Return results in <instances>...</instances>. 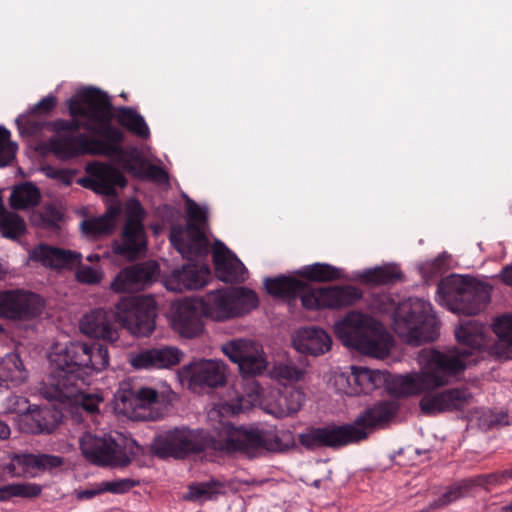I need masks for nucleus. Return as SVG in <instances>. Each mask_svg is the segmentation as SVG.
<instances>
[{"instance_id": "nucleus-61", "label": "nucleus", "mask_w": 512, "mask_h": 512, "mask_svg": "<svg viewBox=\"0 0 512 512\" xmlns=\"http://www.w3.org/2000/svg\"><path fill=\"white\" fill-rule=\"evenodd\" d=\"M502 278L505 283L512 285V265H508L502 270Z\"/></svg>"}, {"instance_id": "nucleus-40", "label": "nucleus", "mask_w": 512, "mask_h": 512, "mask_svg": "<svg viewBox=\"0 0 512 512\" xmlns=\"http://www.w3.org/2000/svg\"><path fill=\"white\" fill-rule=\"evenodd\" d=\"M401 276V271L395 264L367 269L358 275L363 282L373 285L388 284L400 279Z\"/></svg>"}, {"instance_id": "nucleus-20", "label": "nucleus", "mask_w": 512, "mask_h": 512, "mask_svg": "<svg viewBox=\"0 0 512 512\" xmlns=\"http://www.w3.org/2000/svg\"><path fill=\"white\" fill-rule=\"evenodd\" d=\"M472 394L464 388H453L442 392H426L419 401L422 413L436 415L443 412L460 410L468 406Z\"/></svg>"}, {"instance_id": "nucleus-14", "label": "nucleus", "mask_w": 512, "mask_h": 512, "mask_svg": "<svg viewBox=\"0 0 512 512\" xmlns=\"http://www.w3.org/2000/svg\"><path fill=\"white\" fill-rule=\"evenodd\" d=\"M179 378L195 392L205 388H216L226 381L227 365L220 360L200 359L182 367Z\"/></svg>"}, {"instance_id": "nucleus-62", "label": "nucleus", "mask_w": 512, "mask_h": 512, "mask_svg": "<svg viewBox=\"0 0 512 512\" xmlns=\"http://www.w3.org/2000/svg\"><path fill=\"white\" fill-rule=\"evenodd\" d=\"M11 434L9 426L0 420V440H6Z\"/></svg>"}, {"instance_id": "nucleus-15", "label": "nucleus", "mask_w": 512, "mask_h": 512, "mask_svg": "<svg viewBox=\"0 0 512 512\" xmlns=\"http://www.w3.org/2000/svg\"><path fill=\"white\" fill-rule=\"evenodd\" d=\"M221 351L238 365L242 374L258 375L267 369L268 361L263 347L251 339L229 340L221 345Z\"/></svg>"}, {"instance_id": "nucleus-57", "label": "nucleus", "mask_w": 512, "mask_h": 512, "mask_svg": "<svg viewBox=\"0 0 512 512\" xmlns=\"http://www.w3.org/2000/svg\"><path fill=\"white\" fill-rule=\"evenodd\" d=\"M462 495L460 487H454L443 494V496L435 503V507L447 505L457 500Z\"/></svg>"}, {"instance_id": "nucleus-34", "label": "nucleus", "mask_w": 512, "mask_h": 512, "mask_svg": "<svg viewBox=\"0 0 512 512\" xmlns=\"http://www.w3.org/2000/svg\"><path fill=\"white\" fill-rule=\"evenodd\" d=\"M226 484L220 480H209L206 482H193L188 485L187 492L183 495V499L187 501L204 503L217 499L224 494Z\"/></svg>"}, {"instance_id": "nucleus-8", "label": "nucleus", "mask_w": 512, "mask_h": 512, "mask_svg": "<svg viewBox=\"0 0 512 512\" xmlns=\"http://www.w3.org/2000/svg\"><path fill=\"white\" fill-rule=\"evenodd\" d=\"M491 298V286L471 277L450 275L437 289V302L454 313L475 315L485 309Z\"/></svg>"}, {"instance_id": "nucleus-56", "label": "nucleus", "mask_w": 512, "mask_h": 512, "mask_svg": "<svg viewBox=\"0 0 512 512\" xmlns=\"http://www.w3.org/2000/svg\"><path fill=\"white\" fill-rule=\"evenodd\" d=\"M101 493H104V492H103L102 483L99 482V483H95L94 485H92L91 487H89L87 489L76 491L75 495H76L77 499L84 500V499H91Z\"/></svg>"}, {"instance_id": "nucleus-22", "label": "nucleus", "mask_w": 512, "mask_h": 512, "mask_svg": "<svg viewBox=\"0 0 512 512\" xmlns=\"http://www.w3.org/2000/svg\"><path fill=\"white\" fill-rule=\"evenodd\" d=\"M182 358V352L172 346L147 349L129 353L128 362L136 370L164 369L177 365Z\"/></svg>"}, {"instance_id": "nucleus-53", "label": "nucleus", "mask_w": 512, "mask_h": 512, "mask_svg": "<svg viewBox=\"0 0 512 512\" xmlns=\"http://www.w3.org/2000/svg\"><path fill=\"white\" fill-rule=\"evenodd\" d=\"M446 254H442L432 261H427L420 266V271L424 277L430 278L440 272L445 264Z\"/></svg>"}, {"instance_id": "nucleus-60", "label": "nucleus", "mask_w": 512, "mask_h": 512, "mask_svg": "<svg viewBox=\"0 0 512 512\" xmlns=\"http://www.w3.org/2000/svg\"><path fill=\"white\" fill-rule=\"evenodd\" d=\"M16 123L18 125V129L20 131L21 134H24V133H31L32 130L27 127L29 126V120L27 119V117L25 116H19L17 119H16Z\"/></svg>"}, {"instance_id": "nucleus-59", "label": "nucleus", "mask_w": 512, "mask_h": 512, "mask_svg": "<svg viewBox=\"0 0 512 512\" xmlns=\"http://www.w3.org/2000/svg\"><path fill=\"white\" fill-rule=\"evenodd\" d=\"M45 174L50 178H56L62 180L64 183L69 184V181L66 180L67 175L60 170H54L52 168H44Z\"/></svg>"}, {"instance_id": "nucleus-37", "label": "nucleus", "mask_w": 512, "mask_h": 512, "mask_svg": "<svg viewBox=\"0 0 512 512\" xmlns=\"http://www.w3.org/2000/svg\"><path fill=\"white\" fill-rule=\"evenodd\" d=\"M41 192L33 183L25 182L13 188L10 194V205L17 210H27L39 204Z\"/></svg>"}, {"instance_id": "nucleus-51", "label": "nucleus", "mask_w": 512, "mask_h": 512, "mask_svg": "<svg viewBox=\"0 0 512 512\" xmlns=\"http://www.w3.org/2000/svg\"><path fill=\"white\" fill-rule=\"evenodd\" d=\"M103 492L114 494H123L139 485V480L131 478L114 479L110 481H102Z\"/></svg>"}, {"instance_id": "nucleus-64", "label": "nucleus", "mask_w": 512, "mask_h": 512, "mask_svg": "<svg viewBox=\"0 0 512 512\" xmlns=\"http://www.w3.org/2000/svg\"><path fill=\"white\" fill-rule=\"evenodd\" d=\"M87 260L90 261V262L99 261L100 260V255H98V254H91V255L87 256Z\"/></svg>"}, {"instance_id": "nucleus-32", "label": "nucleus", "mask_w": 512, "mask_h": 512, "mask_svg": "<svg viewBox=\"0 0 512 512\" xmlns=\"http://www.w3.org/2000/svg\"><path fill=\"white\" fill-rule=\"evenodd\" d=\"M28 378L29 371L18 353L10 352L0 359V389L20 387Z\"/></svg>"}, {"instance_id": "nucleus-42", "label": "nucleus", "mask_w": 512, "mask_h": 512, "mask_svg": "<svg viewBox=\"0 0 512 512\" xmlns=\"http://www.w3.org/2000/svg\"><path fill=\"white\" fill-rule=\"evenodd\" d=\"M26 231V224L22 217L4 208L0 212V233L3 237L15 240Z\"/></svg>"}, {"instance_id": "nucleus-36", "label": "nucleus", "mask_w": 512, "mask_h": 512, "mask_svg": "<svg viewBox=\"0 0 512 512\" xmlns=\"http://www.w3.org/2000/svg\"><path fill=\"white\" fill-rule=\"evenodd\" d=\"M264 285L269 294L277 297L301 296L306 288V283L304 281L287 276L266 278Z\"/></svg>"}, {"instance_id": "nucleus-43", "label": "nucleus", "mask_w": 512, "mask_h": 512, "mask_svg": "<svg viewBox=\"0 0 512 512\" xmlns=\"http://www.w3.org/2000/svg\"><path fill=\"white\" fill-rule=\"evenodd\" d=\"M231 298L233 299V307L235 317L248 313L258 306V297L256 293L245 287L230 288Z\"/></svg>"}, {"instance_id": "nucleus-30", "label": "nucleus", "mask_w": 512, "mask_h": 512, "mask_svg": "<svg viewBox=\"0 0 512 512\" xmlns=\"http://www.w3.org/2000/svg\"><path fill=\"white\" fill-rule=\"evenodd\" d=\"M62 414L49 406L34 407L21 417L20 429L26 433H43L53 431L61 421Z\"/></svg>"}, {"instance_id": "nucleus-10", "label": "nucleus", "mask_w": 512, "mask_h": 512, "mask_svg": "<svg viewBox=\"0 0 512 512\" xmlns=\"http://www.w3.org/2000/svg\"><path fill=\"white\" fill-rule=\"evenodd\" d=\"M187 225L173 226L170 242L183 258L193 260L208 253L209 240L206 235L207 208L187 200Z\"/></svg>"}, {"instance_id": "nucleus-49", "label": "nucleus", "mask_w": 512, "mask_h": 512, "mask_svg": "<svg viewBox=\"0 0 512 512\" xmlns=\"http://www.w3.org/2000/svg\"><path fill=\"white\" fill-rule=\"evenodd\" d=\"M30 405L28 404V400L19 395H10L8 396L2 404L3 413H14L19 416V424L21 423V417L24 413H28L30 411Z\"/></svg>"}, {"instance_id": "nucleus-4", "label": "nucleus", "mask_w": 512, "mask_h": 512, "mask_svg": "<svg viewBox=\"0 0 512 512\" xmlns=\"http://www.w3.org/2000/svg\"><path fill=\"white\" fill-rule=\"evenodd\" d=\"M156 303L146 296L123 297L108 309L95 308L80 320V331L89 338L117 345L121 329L137 337H147L155 329Z\"/></svg>"}, {"instance_id": "nucleus-19", "label": "nucleus", "mask_w": 512, "mask_h": 512, "mask_svg": "<svg viewBox=\"0 0 512 512\" xmlns=\"http://www.w3.org/2000/svg\"><path fill=\"white\" fill-rule=\"evenodd\" d=\"M87 177L80 179L79 183L98 194L113 195L116 188H123L127 184L123 174L113 166L93 162L86 166Z\"/></svg>"}, {"instance_id": "nucleus-3", "label": "nucleus", "mask_w": 512, "mask_h": 512, "mask_svg": "<svg viewBox=\"0 0 512 512\" xmlns=\"http://www.w3.org/2000/svg\"><path fill=\"white\" fill-rule=\"evenodd\" d=\"M68 106L72 120L59 121L57 127L70 131L83 128L101 139L89 138L86 134H58L49 141L51 152L62 160L84 154L112 157L123 133L111 125L108 95L94 87L83 88L68 101Z\"/></svg>"}, {"instance_id": "nucleus-50", "label": "nucleus", "mask_w": 512, "mask_h": 512, "mask_svg": "<svg viewBox=\"0 0 512 512\" xmlns=\"http://www.w3.org/2000/svg\"><path fill=\"white\" fill-rule=\"evenodd\" d=\"M331 382L336 392L348 396L357 395L356 387H354V381L352 379V372L350 374L345 372H334Z\"/></svg>"}, {"instance_id": "nucleus-47", "label": "nucleus", "mask_w": 512, "mask_h": 512, "mask_svg": "<svg viewBox=\"0 0 512 512\" xmlns=\"http://www.w3.org/2000/svg\"><path fill=\"white\" fill-rule=\"evenodd\" d=\"M41 493V487L36 484H9L0 487V501L12 497H34Z\"/></svg>"}, {"instance_id": "nucleus-45", "label": "nucleus", "mask_w": 512, "mask_h": 512, "mask_svg": "<svg viewBox=\"0 0 512 512\" xmlns=\"http://www.w3.org/2000/svg\"><path fill=\"white\" fill-rule=\"evenodd\" d=\"M305 371L290 361L281 362L270 371L271 378L284 384H292L303 379Z\"/></svg>"}, {"instance_id": "nucleus-44", "label": "nucleus", "mask_w": 512, "mask_h": 512, "mask_svg": "<svg viewBox=\"0 0 512 512\" xmlns=\"http://www.w3.org/2000/svg\"><path fill=\"white\" fill-rule=\"evenodd\" d=\"M305 277L319 281H332L344 277L343 270L327 263H314L305 266L301 272Z\"/></svg>"}, {"instance_id": "nucleus-55", "label": "nucleus", "mask_w": 512, "mask_h": 512, "mask_svg": "<svg viewBox=\"0 0 512 512\" xmlns=\"http://www.w3.org/2000/svg\"><path fill=\"white\" fill-rule=\"evenodd\" d=\"M63 460L59 456L38 454L36 455V469H52L61 466Z\"/></svg>"}, {"instance_id": "nucleus-11", "label": "nucleus", "mask_w": 512, "mask_h": 512, "mask_svg": "<svg viewBox=\"0 0 512 512\" xmlns=\"http://www.w3.org/2000/svg\"><path fill=\"white\" fill-rule=\"evenodd\" d=\"M239 386L243 393L238 391L237 385L230 387L226 396L208 410L209 419L232 424L228 420L229 416L256 405L267 412V407L272 405V398L276 396L274 391H265L255 379H246Z\"/></svg>"}, {"instance_id": "nucleus-29", "label": "nucleus", "mask_w": 512, "mask_h": 512, "mask_svg": "<svg viewBox=\"0 0 512 512\" xmlns=\"http://www.w3.org/2000/svg\"><path fill=\"white\" fill-rule=\"evenodd\" d=\"M485 331V326L476 321L470 320L460 324L455 329L459 347L451 351H459L460 354L467 353V366L470 365L475 362L473 358L474 351L479 350L485 345Z\"/></svg>"}, {"instance_id": "nucleus-25", "label": "nucleus", "mask_w": 512, "mask_h": 512, "mask_svg": "<svg viewBox=\"0 0 512 512\" xmlns=\"http://www.w3.org/2000/svg\"><path fill=\"white\" fill-rule=\"evenodd\" d=\"M210 269L207 265L188 264L182 269L174 270L165 279V287L174 292L199 289L205 286L210 278Z\"/></svg>"}, {"instance_id": "nucleus-52", "label": "nucleus", "mask_w": 512, "mask_h": 512, "mask_svg": "<svg viewBox=\"0 0 512 512\" xmlns=\"http://www.w3.org/2000/svg\"><path fill=\"white\" fill-rule=\"evenodd\" d=\"M103 272L101 269L90 266H81L76 271V279L85 284H97L102 280Z\"/></svg>"}, {"instance_id": "nucleus-2", "label": "nucleus", "mask_w": 512, "mask_h": 512, "mask_svg": "<svg viewBox=\"0 0 512 512\" xmlns=\"http://www.w3.org/2000/svg\"><path fill=\"white\" fill-rule=\"evenodd\" d=\"M48 358L51 371L41 384L40 394L49 401L80 406L90 413L97 411L102 395L86 393L83 386L89 384L90 377L108 368V348L101 343H56Z\"/></svg>"}, {"instance_id": "nucleus-26", "label": "nucleus", "mask_w": 512, "mask_h": 512, "mask_svg": "<svg viewBox=\"0 0 512 512\" xmlns=\"http://www.w3.org/2000/svg\"><path fill=\"white\" fill-rule=\"evenodd\" d=\"M292 345L302 354L319 356L331 349L332 339L322 328L311 326L300 328L292 337Z\"/></svg>"}, {"instance_id": "nucleus-54", "label": "nucleus", "mask_w": 512, "mask_h": 512, "mask_svg": "<svg viewBox=\"0 0 512 512\" xmlns=\"http://www.w3.org/2000/svg\"><path fill=\"white\" fill-rule=\"evenodd\" d=\"M61 211L54 205L48 204L41 213L42 224L45 227H52L61 219Z\"/></svg>"}, {"instance_id": "nucleus-16", "label": "nucleus", "mask_w": 512, "mask_h": 512, "mask_svg": "<svg viewBox=\"0 0 512 512\" xmlns=\"http://www.w3.org/2000/svg\"><path fill=\"white\" fill-rule=\"evenodd\" d=\"M160 396L151 387L130 388L128 383L120 385L114 395L115 410L131 418H154L150 409L158 405Z\"/></svg>"}, {"instance_id": "nucleus-35", "label": "nucleus", "mask_w": 512, "mask_h": 512, "mask_svg": "<svg viewBox=\"0 0 512 512\" xmlns=\"http://www.w3.org/2000/svg\"><path fill=\"white\" fill-rule=\"evenodd\" d=\"M305 401V394L299 389H292L286 395L272 398V405L267 407V413L282 418L298 412Z\"/></svg>"}, {"instance_id": "nucleus-38", "label": "nucleus", "mask_w": 512, "mask_h": 512, "mask_svg": "<svg viewBox=\"0 0 512 512\" xmlns=\"http://www.w3.org/2000/svg\"><path fill=\"white\" fill-rule=\"evenodd\" d=\"M351 370L357 395L370 393L385 381V375L379 370H371L363 366H351Z\"/></svg>"}, {"instance_id": "nucleus-12", "label": "nucleus", "mask_w": 512, "mask_h": 512, "mask_svg": "<svg viewBox=\"0 0 512 512\" xmlns=\"http://www.w3.org/2000/svg\"><path fill=\"white\" fill-rule=\"evenodd\" d=\"M83 457L91 464L101 467H125L130 462L126 449L111 436L85 432L79 439Z\"/></svg>"}, {"instance_id": "nucleus-41", "label": "nucleus", "mask_w": 512, "mask_h": 512, "mask_svg": "<svg viewBox=\"0 0 512 512\" xmlns=\"http://www.w3.org/2000/svg\"><path fill=\"white\" fill-rule=\"evenodd\" d=\"M116 119L123 127L141 138H148L150 130L144 118L131 108L121 107L116 110Z\"/></svg>"}, {"instance_id": "nucleus-28", "label": "nucleus", "mask_w": 512, "mask_h": 512, "mask_svg": "<svg viewBox=\"0 0 512 512\" xmlns=\"http://www.w3.org/2000/svg\"><path fill=\"white\" fill-rule=\"evenodd\" d=\"M29 259L50 268H69L80 263L79 252L40 244L29 251Z\"/></svg>"}, {"instance_id": "nucleus-18", "label": "nucleus", "mask_w": 512, "mask_h": 512, "mask_svg": "<svg viewBox=\"0 0 512 512\" xmlns=\"http://www.w3.org/2000/svg\"><path fill=\"white\" fill-rule=\"evenodd\" d=\"M42 299L30 292H0V318L21 320L30 319L41 313Z\"/></svg>"}, {"instance_id": "nucleus-23", "label": "nucleus", "mask_w": 512, "mask_h": 512, "mask_svg": "<svg viewBox=\"0 0 512 512\" xmlns=\"http://www.w3.org/2000/svg\"><path fill=\"white\" fill-rule=\"evenodd\" d=\"M217 277L223 282H243L248 271L238 257L221 241L216 240L212 250Z\"/></svg>"}, {"instance_id": "nucleus-48", "label": "nucleus", "mask_w": 512, "mask_h": 512, "mask_svg": "<svg viewBox=\"0 0 512 512\" xmlns=\"http://www.w3.org/2000/svg\"><path fill=\"white\" fill-rule=\"evenodd\" d=\"M16 143L10 141V132L0 126V167L9 164L15 157Z\"/></svg>"}, {"instance_id": "nucleus-17", "label": "nucleus", "mask_w": 512, "mask_h": 512, "mask_svg": "<svg viewBox=\"0 0 512 512\" xmlns=\"http://www.w3.org/2000/svg\"><path fill=\"white\" fill-rule=\"evenodd\" d=\"M362 296L356 287L329 286L320 288H305L301 295L302 305L306 309H339L353 305Z\"/></svg>"}, {"instance_id": "nucleus-46", "label": "nucleus", "mask_w": 512, "mask_h": 512, "mask_svg": "<svg viewBox=\"0 0 512 512\" xmlns=\"http://www.w3.org/2000/svg\"><path fill=\"white\" fill-rule=\"evenodd\" d=\"M8 472L13 476H34L36 469V455L14 454L7 465Z\"/></svg>"}, {"instance_id": "nucleus-1", "label": "nucleus", "mask_w": 512, "mask_h": 512, "mask_svg": "<svg viewBox=\"0 0 512 512\" xmlns=\"http://www.w3.org/2000/svg\"><path fill=\"white\" fill-rule=\"evenodd\" d=\"M208 433L188 427H177L158 434L152 444V452L160 458L182 459L189 454L211 450L219 455L244 454L255 457L262 451H282L291 440L288 432L274 429L263 430L235 426L211 420Z\"/></svg>"}, {"instance_id": "nucleus-39", "label": "nucleus", "mask_w": 512, "mask_h": 512, "mask_svg": "<svg viewBox=\"0 0 512 512\" xmlns=\"http://www.w3.org/2000/svg\"><path fill=\"white\" fill-rule=\"evenodd\" d=\"M493 331L499 340L497 353L504 358H512V314L498 317L493 323Z\"/></svg>"}, {"instance_id": "nucleus-7", "label": "nucleus", "mask_w": 512, "mask_h": 512, "mask_svg": "<svg viewBox=\"0 0 512 512\" xmlns=\"http://www.w3.org/2000/svg\"><path fill=\"white\" fill-rule=\"evenodd\" d=\"M334 333L340 342L362 354L385 358L392 345V337L385 327L367 314L349 312L334 324Z\"/></svg>"}, {"instance_id": "nucleus-6", "label": "nucleus", "mask_w": 512, "mask_h": 512, "mask_svg": "<svg viewBox=\"0 0 512 512\" xmlns=\"http://www.w3.org/2000/svg\"><path fill=\"white\" fill-rule=\"evenodd\" d=\"M391 402H380L358 416L353 424L315 428L300 435V442L307 448L338 447L365 439L370 431L388 422L395 414Z\"/></svg>"}, {"instance_id": "nucleus-9", "label": "nucleus", "mask_w": 512, "mask_h": 512, "mask_svg": "<svg viewBox=\"0 0 512 512\" xmlns=\"http://www.w3.org/2000/svg\"><path fill=\"white\" fill-rule=\"evenodd\" d=\"M393 329L406 343L420 345L434 341L438 337L439 322L429 302L419 298H409L400 303L395 310Z\"/></svg>"}, {"instance_id": "nucleus-27", "label": "nucleus", "mask_w": 512, "mask_h": 512, "mask_svg": "<svg viewBox=\"0 0 512 512\" xmlns=\"http://www.w3.org/2000/svg\"><path fill=\"white\" fill-rule=\"evenodd\" d=\"M136 149L124 150L120 148L119 143L115 146V153L112 158L121 166L125 171L130 172L134 176L142 179H148L160 184H167V173L156 165H146L141 163L136 167L133 162L136 161Z\"/></svg>"}, {"instance_id": "nucleus-63", "label": "nucleus", "mask_w": 512, "mask_h": 512, "mask_svg": "<svg viewBox=\"0 0 512 512\" xmlns=\"http://www.w3.org/2000/svg\"><path fill=\"white\" fill-rule=\"evenodd\" d=\"M491 423L495 425H508V416L504 413L499 414L498 416L495 417V419L491 421Z\"/></svg>"}, {"instance_id": "nucleus-24", "label": "nucleus", "mask_w": 512, "mask_h": 512, "mask_svg": "<svg viewBox=\"0 0 512 512\" xmlns=\"http://www.w3.org/2000/svg\"><path fill=\"white\" fill-rule=\"evenodd\" d=\"M199 309L200 299H184L180 301L172 317V326L182 337L193 338L203 330Z\"/></svg>"}, {"instance_id": "nucleus-5", "label": "nucleus", "mask_w": 512, "mask_h": 512, "mask_svg": "<svg viewBox=\"0 0 512 512\" xmlns=\"http://www.w3.org/2000/svg\"><path fill=\"white\" fill-rule=\"evenodd\" d=\"M467 353L423 349L417 356L419 371L394 375L388 382L396 396H419L449 384L467 367Z\"/></svg>"}, {"instance_id": "nucleus-58", "label": "nucleus", "mask_w": 512, "mask_h": 512, "mask_svg": "<svg viewBox=\"0 0 512 512\" xmlns=\"http://www.w3.org/2000/svg\"><path fill=\"white\" fill-rule=\"evenodd\" d=\"M56 104V99L53 96H47L38 102L36 109L43 110L45 112L50 111Z\"/></svg>"}, {"instance_id": "nucleus-21", "label": "nucleus", "mask_w": 512, "mask_h": 512, "mask_svg": "<svg viewBox=\"0 0 512 512\" xmlns=\"http://www.w3.org/2000/svg\"><path fill=\"white\" fill-rule=\"evenodd\" d=\"M157 274V265L153 262L133 265L122 269L111 283L116 293H132L144 289Z\"/></svg>"}, {"instance_id": "nucleus-33", "label": "nucleus", "mask_w": 512, "mask_h": 512, "mask_svg": "<svg viewBox=\"0 0 512 512\" xmlns=\"http://www.w3.org/2000/svg\"><path fill=\"white\" fill-rule=\"evenodd\" d=\"M119 214L120 207L117 205L109 207L101 216L83 220L80 225L82 233L91 239L110 234L115 228Z\"/></svg>"}, {"instance_id": "nucleus-13", "label": "nucleus", "mask_w": 512, "mask_h": 512, "mask_svg": "<svg viewBox=\"0 0 512 512\" xmlns=\"http://www.w3.org/2000/svg\"><path fill=\"white\" fill-rule=\"evenodd\" d=\"M126 223L121 239L113 244L115 254L134 259L146 249L143 227L144 210L139 201L130 199L125 206Z\"/></svg>"}, {"instance_id": "nucleus-31", "label": "nucleus", "mask_w": 512, "mask_h": 512, "mask_svg": "<svg viewBox=\"0 0 512 512\" xmlns=\"http://www.w3.org/2000/svg\"><path fill=\"white\" fill-rule=\"evenodd\" d=\"M200 305L205 316L223 321L235 317L233 299L230 289L215 290L209 292L203 299H200Z\"/></svg>"}]
</instances>
